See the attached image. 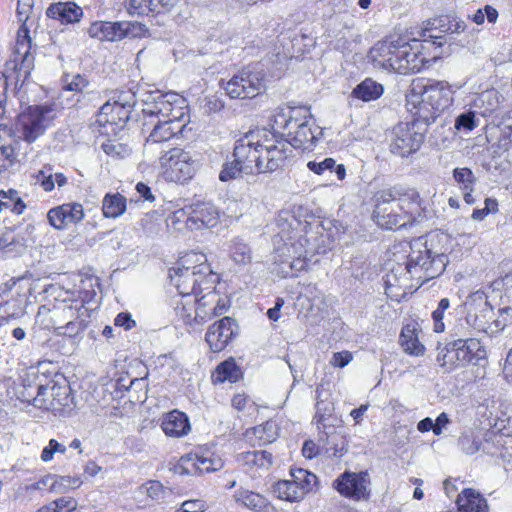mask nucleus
<instances>
[{
    "label": "nucleus",
    "mask_w": 512,
    "mask_h": 512,
    "mask_svg": "<svg viewBox=\"0 0 512 512\" xmlns=\"http://www.w3.org/2000/svg\"><path fill=\"white\" fill-rule=\"evenodd\" d=\"M455 128L458 131H471L476 126V113L474 111H466L461 113L455 120Z\"/></svg>",
    "instance_id": "13d9d810"
},
{
    "label": "nucleus",
    "mask_w": 512,
    "mask_h": 512,
    "mask_svg": "<svg viewBox=\"0 0 512 512\" xmlns=\"http://www.w3.org/2000/svg\"><path fill=\"white\" fill-rule=\"evenodd\" d=\"M335 173L338 181H342L346 176V168L343 164H336L332 158H326L322 161V186L333 185L331 175Z\"/></svg>",
    "instance_id": "79ce46f5"
},
{
    "label": "nucleus",
    "mask_w": 512,
    "mask_h": 512,
    "mask_svg": "<svg viewBox=\"0 0 512 512\" xmlns=\"http://www.w3.org/2000/svg\"><path fill=\"white\" fill-rule=\"evenodd\" d=\"M232 99H252L266 89L265 73L258 65H249L238 71L223 86Z\"/></svg>",
    "instance_id": "6e6552de"
},
{
    "label": "nucleus",
    "mask_w": 512,
    "mask_h": 512,
    "mask_svg": "<svg viewBox=\"0 0 512 512\" xmlns=\"http://www.w3.org/2000/svg\"><path fill=\"white\" fill-rule=\"evenodd\" d=\"M135 104V97L132 93H128L125 95L124 102H116L114 113L112 117L109 118L108 124L118 125L121 122L125 123L130 116L131 108Z\"/></svg>",
    "instance_id": "37998d69"
},
{
    "label": "nucleus",
    "mask_w": 512,
    "mask_h": 512,
    "mask_svg": "<svg viewBox=\"0 0 512 512\" xmlns=\"http://www.w3.org/2000/svg\"><path fill=\"white\" fill-rule=\"evenodd\" d=\"M254 434L262 443H272L278 437L277 425L273 421H267L262 425L256 426Z\"/></svg>",
    "instance_id": "3c124183"
},
{
    "label": "nucleus",
    "mask_w": 512,
    "mask_h": 512,
    "mask_svg": "<svg viewBox=\"0 0 512 512\" xmlns=\"http://www.w3.org/2000/svg\"><path fill=\"white\" fill-rule=\"evenodd\" d=\"M413 105L414 116L426 124L435 119L453 103V91L448 82L420 80L413 83L408 100Z\"/></svg>",
    "instance_id": "7ed1b4c3"
},
{
    "label": "nucleus",
    "mask_w": 512,
    "mask_h": 512,
    "mask_svg": "<svg viewBox=\"0 0 512 512\" xmlns=\"http://www.w3.org/2000/svg\"><path fill=\"white\" fill-rule=\"evenodd\" d=\"M51 505H54L53 512H72L77 508V501L71 497H61L53 501Z\"/></svg>",
    "instance_id": "e2e57ef3"
},
{
    "label": "nucleus",
    "mask_w": 512,
    "mask_h": 512,
    "mask_svg": "<svg viewBox=\"0 0 512 512\" xmlns=\"http://www.w3.org/2000/svg\"><path fill=\"white\" fill-rule=\"evenodd\" d=\"M231 256L236 263L245 264L250 261V248L240 240H235L231 246Z\"/></svg>",
    "instance_id": "4d7b16f0"
},
{
    "label": "nucleus",
    "mask_w": 512,
    "mask_h": 512,
    "mask_svg": "<svg viewBox=\"0 0 512 512\" xmlns=\"http://www.w3.org/2000/svg\"><path fill=\"white\" fill-rule=\"evenodd\" d=\"M82 481L79 477L71 476H57L54 475V481L52 483V491L56 493H64L69 489L79 488Z\"/></svg>",
    "instance_id": "603ef678"
},
{
    "label": "nucleus",
    "mask_w": 512,
    "mask_h": 512,
    "mask_svg": "<svg viewBox=\"0 0 512 512\" xmlns=\"http://www.w3.org/2000/svg\"><path fill=\"white\" fill-rule=\"evenodd\" d=\"M220 214L211 203H196L189 207V213L185 221L186 226L193 229L214 228L218 225Z\"/></svg>",
    "instance_id": "4be33fe9"
},
{
    "label": "nucleus",
    "mask_w": 512,
    "mask_h": 512,
    "mask_svg": "<svg viewBox=\"0 0 512 512\" xmlns=\"http://www.w3.org/2000/svg\"><path fill=\"white\" fill-rule=\"evenodd\" d=\"M249 149L243 147L240 138L236 140L233 149V161H228L223 164L222 170L219 173V180L228 182L237 179L241 175H254L249 158Z\"/></svg>",
    "instance_id": "412c9836"
},
{
    "label": "nucleus",
    "mask_w": 512,
    "mask_h": 512,
    "mask_svg": "<svg viewBox=\"0 0 512 512\" xmlns=\"http://www.w3.org/2000/svg\"><path fill=\"white\" fill-rule=\"evenodd\" d=\"M241 461L250 467L268 469L273 463V456L266 450H254L242 453Z\"/></svg>",
    "instance_id": "a19ab883"
},
{
    "label": "nucleus",
    "mask_w": 512,
    "mask_h": 512,
    "mask_svg": "<svg viewBox=\"0 0 512 512\" xmlns=\"http://www.w3.org/2000/svg\"><path fill=\"white\" fill-rule=\"evenodd\" d=\"M450 308V301L448 298H442L437 308L432 313V319L434 322V331L437 333H441L445 330L444 317L445 313Z\"/></svg>",
    "instance_id": "864d4df0"
},
{
    "label": "nucleus",
    "mask_w": 512,
    "mask_h": 512,
    "mask_svg": "<svg viewBox=\"0 0 512 512\" xmlns=\"http://www.w3.org/2000/svg\"><path fill=\"white\" fill-rule=\"evenodd\" d=\"M223 466L224 461L220 455L210 450H204L186 458L182 457L179 468L182 469L181 473L195 474L219 471Z\"/></svg>",
    "instance_id": "aec40b11"
},
{
    "label": "nucleus",
    "mask_w": 512,
    "mask_h": 512,
    "mask_svg": "<svg viewBox=\"0 0 512 512\" xmlns=\"http://www.w3.org/2000/svg\"><path fill=\"white\" fill-rule=\"evenodd\" d=\"M458 445L465 454L473 455L479 451L481 441L472 432L463 433L458 440Z\"/></svg>",
    "instance_id": "5fc2aeb1"
},
{
    "label": "nucleus",
    "mask_w": 512,
    "mask_h": 512,
    "mask_svg": "<svg viewBox=\"0 0 512 512\" xmlns=\"http://www.w3.org/2000/svg\"><path fill=\"white\" fill-rule=\"evenodd\" d=\"M404 39L403 37H390L377 42L369 52V58L374 67L401 74L399 65L403 60L400 51H403L401 47Z\"/></svg>",
    "instance_id": "4468645a"
},
{
    "label": "nucleus",
    "mask_w": 512,
    "mask_h": 512,
    "mask_svg": "<svg viewBox=\"0 0 512 512\" xmlns=\"http://www.w3.org/2000/svg\"><path fill=\"white\" fill-rule=\"evenodd\" d=\"M196 297L192 298L191 296L187 298H183L180 303H177L175 308L176 313L179 317L183 319L186 324H193V317L195 311Z\"/></svg>",
    "instance_id": "de8ad7c7"
},
{
    "label": "nucleus",
    "mask_w": 512,
    "mask_h": 512,
    "mask_svg": "<svg viewBox=\"0 0 512 512\" xmlns=\"http://www.w3.org/2000/svg\"><path fill=\"white\" fill-rule=\"evenodd\" d=\"M49 223L56 229H64L77 224L84 218L83 206L80 203H66L52 208L47 213Z\"/></svg>",
    "instance_id": "b1692460"
},
{
    "label": "nucleus",
    "mask_w": 512,
    "mask_h": 512,
    "mask_svg": "<svg viewBox=\"0 0 512 512\" xmlns=\"http://www.w3.org/2000/svg\"><path fill=\"white\" fill-rule=\"evenodd\" d=\"M242 376L241 369L237 366L233 358H229L221 362L212 374L214 383H223L229 381L231 383L237 382Z\"/></svg>",
    "instance_id": "c9c22d12"
},
{
    "label": "nucleus",
    "mask_w": 512,
    "mask_h": 512,
    "mask_svg": "<svg viewBox=\"0 0 512 512\" xmlns=\"http://www.w3.org/2000/svg\"><path fill=\"white\" fill-rule=\"evenodd\" d=\"M21 57L14 54V59L6 64V74L0 75V104L6 101V90L8 81H14L16 87H22L26 80L29 78L24 77V73L15 67V64H20Z\"/></svg>",
    "instance_id": "7c9ffc66"
},
{
    "label": "nucleus",
    "mask_w": 512,
    "mask_h": 512,
    "mask_svg": "<svg viewBox=\"0 0 512 512\" xmlns=\"http://www.w3.org/2000/svg\"><path fill=\"white\" fill-rule=\"evenodd\" d=\"M337 491L349 498L360 499L364 497L366 487L364 479L355 473H345L334 482Z\"/></svg>",
    "instance_id": "c756f323"
},
{
    "label": "nucleus",
    "mask_w": 512,
    "mask_h": 512,
    "mask_svg": "<svg viewBox=\"0 0 512 512\" xmlns=\"http://www.w3.org/2000/svg\"><path fill=\"white\" fill-rule=\"evenodd\" d=\"M468 313L465 318L459 319L453 327L455 336H467L469 328L478 332L488 333L492 324L495 328L503 329L507 325V318L503 320L493 319L494 310L484 293L476 292L470 296L468 302Z\"/></svg>",
    "instance_id": "39448f33"
},
{
    "label": "nucleus",
    "mask_w": 512,
    "mask_h": 512,
    "mask_svg": "<svg viewBox=\"0 0 512 512\" xmlns=\"http://www.w3.org/2000/svg\"><path fill=\"white\" fill-rule=\"evenodd\" d=\"M163 175L167 181L184 183L195 173V160L181 148H173L160 157Z\"/></svg>",
    "instance_id": "f8f14e48"
},
{
    "label": "nucleus",
    "mask_w": 512,
    "mask_h": 512,
    "mask_svg": "<svg viewBox=\"0 0 512 512\" xmlns=\"http://www.w3.org/2000/svg\"><path fill=\"white\" fill-rule=\"evenodd\" d=\"M212 290L213 289L209 290V292L200 299L196 297L193 323L201 325L214 316L212 314L211 303L215 301L216 293Z\"/></svg>",
    "instance_id": "ea45409f"
},
{
    "label": "nucleus",
    "mask_w": 512,
    "mask_h": 512,
    "mask_svg": "<svg viewBox=\"0 0 512 512\" xmlns=\"http://www.w3.org/2000/svg\"><path fill=\"white\" fill-rule=\"evenodd\" d=\"M485 349L479 340L475 338H459L452 344V348H447V352L441 356L438 354L437 361L442 366L447 364L465 365L471 362H478L485 356Z\"/></svg>",
    "instance_id": "2eb2a0df"
},
{
    "label": "nucleus",
    "mask_w": 512,
    "mask_h": 512,
    "mask_svg": "<svg viewBox=\"0 0 512 512\" xmlns=\"http://www.w3.org/2000/svg\"><path fill=\"white\" fill-rule=\"evenodd\" d=\"M399 343L403 350L410 355L421 356L424 354L425 347L419 341L415 325L408 324L402 328Z\"/></svg>",
    "instance_id": "473e14b6"
},
{
    "label": "nucleus",
    "mask_w": 512,
    "mask_h": 512,
    "mask_svg": "<svg viewBox=\"0 0 512 512\" xmlns=\"http://www.w3.org/2000/svg\"><path fill=\"white\" fill-rule=\"evenodd\" d=\"M23 238L16 237L11 231L0 234V257L16 256L25 250Z\"/></svg>",
    "instance_id": "4c0bfd02"
},
{
    "label": "nucleus",
    "mask_w": 512,
    "mask_h": 512,
    "mask_svg": "<svg viewBox=\"0 0 512 512\" xmlns=\"http://www.w3.org/2000/svg\"><path fill=\"white\" fill-rule=\"evenodd\" d=\"M36 408L48 410L55 415H69L75 408L69 382L63 376H56L46 384H39Z\"/></svg>",
    "instance_id": "0eeeda50"
},
{
    "label": "nucleus",
    "mask_w": 512,
    "mask_h": 512,
    "mask_svg": "<svg viewBox=\"0 0 512 512\" xmlns=\"http://www.w3.org/2000/svg\"><path fill=\"white\" fill-rule=\"evenodd\" d=\"M384 92L383 86L371 78H366L352 91V95L364 102L377 100Z\"/></svg>",
    "instance_id": "e433bc0d"
},
{
    "label": "nucleus",
    "mask_w": 512,
    "mask_h": 512,
    "mask_svg": "<svg viewBox=\"0 0 512 512\" xmlns=\"http://www.w3.org/2000/svg\"><path fill=\"white\" fill-rule=\"evenodd\" d=\"M460 512H488L486 499L473 489H464L457 497Z\"/></svg>",
    "instance_id": "2f4dec72"
},
{
    "label": "nucleus",
    "mask_w": 512,
    "mask_h": 512,
    "mask_svg": "<svg viewBox=\"0 0 512 512\" xmlns=\"http://www.w3.org/2000/svg\"><path fill=\"white\" fill-rule=\"evenodd\" d=\"M48 112L46 107L30 106L18 116L16 129L24 141L32 143L45 132Z\"/></svg>",
    "instance_id": "f3484780"
},
{
    "label": "nucleus",
    "mask_w": 512,
    "mask_h": 512,
    "mask_svg": "<svg viewBox=\"0 0 512 512\" xmlns=\"http://www.w3.org/2000/svg\"><path fill=\"white\" fill-rule=\"evenodd\" d=\"M322 229L324 230L322 232V246L331 250L334 243L340 239L343 227L338 221L328 219L325 222L322 221Z\"/></svg>",
    "instance_id": "c03bdc74"
},
{
    "label": "nucleus",
    "mask_w": 512,
    "mask_h": 512,
    "mask_svg": "<svg viewBox=\"0 0 512 512\" xmlns=\"http://www.w3.org/2000/svg\"><path fill=\"white\" fill-rule=\"evenodd\" d=\"M448 257L441 254H433L422 239L411 243V251L404 265L410 277L422 285L430 279L440 276L446 268Z\"/></svg>",
    "instance_id": "20e7f679"
},
{
    "label": "nucleus",
    "mask_w": 512,
    "mask_h": 512,
    "mask_svg": "<svg viewBox=\"0 0 512 512\" xmlns=\"http://www.w3.org/2000/svg\"><path fill=\"white\" fill-rule=\"evenodd\" d=\"M316 120L307 109L305 117L301 121H297V126L293 130V134L288 136L285 142L294 148L302 149L303 151H312L316 146L318 140L317 135L312 131V125Z\"/></svg>",
    "instance_id": "5701e85b"
},
{
    "label": "nucleus",
    "mask_w": 512,
    "mask_h": 512,
    "mask_svg": "<svg viewBox=\"0 0 512 512\" xmlns=\"http://www.w3.org/2000/svg\"><path fill=\"white\" fill-rule=\"evenodd\" d=\"M291 480H281L274 484V495L285 501L297 502L312 490L317 484L318 477L303 468L290 470Z\"/></svg>",
    "instance_id": "1a4fd4ad"
},
{
    "label": "nucleus",
    "mask_w": 512,
    "mask_h": 512,
    "mask_svg": "<svg viewBox=\"0 0 512 512\" xmlns=\"http://www.w3.org/2000/svg\"><path fill=\"white\" fill-rule=\"evenodd\" d=\"M89 318L90 316H82L81 318H76L73 321L65 323L55 329L56 334L75 337L85 329Z\"/></svg>",
    "instance_id": "49530a36"
},
{
    "label": "nucleus",
    "mask_w": 512,
    "mask_h": 512,
    "mask_svg": "<svg viewBox=\"0 0 512 512\" xmlns=\"http://www.w3.org/2000/svg\"><path fill=\"white\" fill-rule=\"evenodd\" d=\"M127 10L131 15H147L152 11L150 0H130Z\"/></svg>",
    "instance_id": "052dcab7"
},
{
    "label": "nucleus",
    "mask_w": 512,
    "mask_h": 512,
    "mask_svg": "<svg viewBox=\"0 0 512 512\" xmlns=\"http://www.w3.org/2000/svg\"><path fill=\"white\" fill-rule=\"evenodd\" d=\"M89 82L84 76L77 74L74 75L71 79V81H68V79L65 80V89L68 91L73 92H82L87 86Z\"/></svg>",
    "instance_id": "0e129e2a"
},
{
    "label": "nucleus",
    "mask_w": 512,
    "mask_h": 512,
    "mask_svg": "<svg viewBox=\"0 0 512 512\" xmlns=\"http://www.w3.org/2000/svg\"><path fill=\"white\" fill-rule=\"evenodd\" d=\"M204 502L201 500H188L182 503L181 512H203Z\"/></svg>",
    "instance_id": "774afa93"
},
{
    "label": "nucleus",
    "mask_w": 512,
    "mask_h": 512,
    "mask_svg": "<svg viewBox=\"0 0 512 512\" xmlns=\"http://www.w3.org/2000/svg\"><path fill=\"white\" fill-rule=\"evenodd\" d=\"M453 178L461 190H474L476 177L471 169L457 167L453 170Z\"/></svg>",
    "instance_id": "a18cd8bd"
},
{
    "label": "nucleus",
    "mask_w": 512,
    "mask_h": 512,
    "mask_svg": "<svg viewBox=\"0 0 512 512\" xmlns=\"http://www.w3.org/2000/svg\"><path fill=\"white\" fill-rule=\"evenodd\" d=\"M103 215L107 218H117L126 211V198L120 193H108L102 202Z\"/></svg>",
    "instance_id": "58836bf2"
},
{
    "label": "nucleus",
    "mask_w": 512,
    "mask_h": 512,
    "mask_svg": "<svg viewBox=\"0 0 512 512\" xmlns=\"http://www.w3.org/2000/svg\"><path fill=\"white\" fill-rule=\"evenodd\" d=\"M135 25L131 22H106L100 21L91 24L88 33L93 38L107 41H118L122 38L132 35L130 29Z\"/></svg>",
    "instance_id": "393cba45"
},
{
    "label": "nucleus",
    "mask_w": 512,
    "mask_h": 512,
    "mask_svg": "<svg viewBox=\"0 0 512 512\" xmlns=\"http://www.w3.org/2000/svg\"><path fill=\"white\" fill-rule=\"evenodd\" d=\"M66 446L62 443H59L55 439H51L48 442V445L45 446L41 453V460L44 462H49L53 459L55 453L65 454Z\"/></svg>",
    "instance_id": "bf43d9fd"
},
{
    "label": "nucleus",
    "mask_w": 512,
    "mask_h": 512,
    "mask_svg": "<svg viewBox=\"0 0 512 512\" xmlns=\"http://www.w3.org/2000/svg\"><path fill=\"white\" fill-rule=\"evenodd\" d=\"M410 280H414V278L410 277V273H408L404 264L397 263L393 265L385 276L387 295H391L394 288H407Z\"/></svg>",
    "instance_id": "72a5a7b5"
},
{
    "label": "nucleus",
    "mask_w": 512,
    "mask_h": 512,
    "mask_svg": "<svg viewBox=\"0 0 512 512\" xmlns=\"http://www.w3.org/2000/svg\"><path fill=\"white\" fill-rule=\"evenodd\" d=\"M347 451V444L343 436L333 435L327 439L325 454L328 457H342Z\"/></svg>",
    "instance_id": "09e8293b"
},
{
    "label": "nucleus",
    "mask_w": 512,
    "mask_h": 512,
    "mask_svg": "<svg viewBox=\"0 0 512 512\" xmlns=\"http://www.w3.org/2000/svg\"><path fill=\"white\" fill-rule=\"evenodd\" d=\"M234 498L236 502L254 512L266 510L269 504L268 500L263 495L247 489L237 490L234 494Z\"/></svg>",
    "instance_id": "f704fd0d"
},
{
    "label": "nucleus",
    "mask_w": 512,
    "mask_h": 512,
    "mask_svg": "<svg viewBox=\"0 0 512 512\" xmlns=\"http://www.w3.org/2000/svg\"><path fill=\"white\" fill-rule=\"evenodd\" d=\"M173 138V131L170 129L169 123L165 120L159 119L158 124L155 125L154 129L147 138L148 143H160L168 141Z\"/></svg>",
    "instance_id": "8fccbe9b"
},
{
    "label": "nucleus",
    "mask_w": 512,
    "mask_h": 512,
    "mask_svg": "<svg viewBox=\"0 0 512 512\" xmlns=\"http://www.w3.org/2000/svg\"><path fill=\"white\" fill-rule=\"evenodd\" d=\"M307 113L306 108H291L281 109L273 116L272 128L276 132H281L285 136H291L297 121H301Z\"/></svg>",
    "instance_id": "bb28decb"
},
{
    "label": "nucleus",
    "mask_w": 512,
    "mask_h": 512,
    "mask_svg": "<svg viewBox=\"0 0 512 512\" xmlns=\"http://www.w3.org/2000/svg\"><path fill=\"white\" fill-rule=\"evenodd\" d=\"M429 32L428 29H425L421 36L424 37L422 41L418 39H412L411 41H407L404 39V43L402 44L403 51H400L402 54L400 56L403 62L400 63L401 74L415 73L419 72L425 64L428 62L425 55L422 53V49L425 48L424 43L427 45L435 44L437 46H442L443 42L441 41L442 37L434 34H427Z\"/></svg>",
    "instance_id": "ddd939ff"
},
{
    "label": "nucleus",
    "mask_w": 512,
    "mask_h": 512,
    "mask_svg": "<svg viewBox=\"0 0 512 512\" xmlns=\"http://www.w3.org/2000/svg\"><path fill=\"white\" fill-rule=\"evenodd\" d=\"M162 430L169 437L179 438L190 431V423L185 413L173 410L167 413L161 423Z\"/></svg>",
    "instance_id": "cd10ccee"
},
{
    "label": "nucleus",
    "mask_w": 512,
    "mask_h": 512,
    "mask_svg": "<svg viewBox=\"0 0 512 512\" xmlns=\"http://www.w3.org/2000/svg\"><path fill=\"white\" fill-rule=\"evenodd\" d=\"M238 334V325L231 317H223L209 326L205 340L213 352H220Z\"/></svg>",
    "instance_id": "6ab92c4d"
},
{
    "label": "nucleus",
    "mask_w": 512,
    "mask_h": 512,
    "mask_svg": "<svg viewBox=\"0 0 512 512\" xmlns=\"http://www.w3.org/2000/svg\"><path fill=\"white\" fill-rule=\"evenodd\" d=\"M46 15L49 18L59 20L63 24H69L78 22L83 15V11L74 2H58L47 8Z\"/></svg>",
    "instance_id": "c85d7f7f"
},
{
    "label": "nucleus",
    "mask_w": 512,
    "mask_h": 512,
    "mask_svg": "<svg viewBox=\"0 0 512 512\" xmlns=\"http://www.w3.org/2000/svg\"><path fill=\"white\" fill-rule=\"evenodd\" d=\"M141 493L146 494L149 498L155 501L164 499L166 490L163 485L156 480L146 482L140 487Z\"/></svg>",
    "instance_id": "6e6d98bb"
},
{
    "label": "nucleus",
    "mask_w": 512,
    "mask_h": 512,
    "mask_svg": "<svg viewBox=\"0 0 512 512\" xmlns=\"http://www.w3.org/2000/svg\"><path fill=\"white\" fill-rule=\"evenodd\" d=\"M172 269H176V271H187V272H195L199 274V277H206L217 279V276L212 272L209 264L207 263V257L205 254L200 252H188L176 263V266Z\"/></svg>",
    "instance_id": "a878e982"
},
{
    "label": "nucleus",
    "mask_w": 512,
    "mask_h": 512,
    "mask_svg": "<svg viewBox=\"0 0 512 512\" xmlns=\"http://www.w3.org/2000/svg\"><path fill=\"white\" fill-rule=\"evenodd\" d=\"M172 284L176 287L183 298L198 296L203 290L214 289L213 285L217 279L199 277L195 272L169 270Z\"/></svg>",
    "instance_id": "a211bd4d"
},
{
    "label": "nucleus",
    "mask_w": 512,
    "mask_h": 512,
    "mask_svg": "<svg viewBox=\"0 0 512 512\" xmlns=\"http://www.w3.org/2000/svg\"><path fill=\"white\" fill-rule=\"evenodd\" d=\"M33 8V0H18L17 15L21 26L17 32V39L14 48V54L21 57L20 64H15V67L24 73V77L30 76L34 67V56L31 53V38L29 36V29L26 22L29 18V13Z\"/></svg>",
    "instance_id": "9d476101"
},
{
    "label": "nucleus",
    "mask_w": 512,
    "mask_h": 512,
    "mask_svg": "<svg viewBox=\"0 0 512 512\" xmlns=\"http://www.w3.org/2000/svg\"><path fill=\"white\" fill-rule=\"evenodd\" d=\"M423 140L424 135L416 130L414 122H401L392 130L390 151L394 155L407 157L419 150Z\"/></svg>",
    "instance_id": "dca6fc26"
},
{
    "label": "nucleus",
    "mask_w": 512,
    "mask_h": 512,
    "mask_svg": "<svg viewBox=\"0 0 512 512\" xmlns=\"http://www.w3.org/2000/svg\"><path fill=\"white\" fill-rule=\"evenodd\" d=\"M38 386H39V384H36V385L29 384L27 386L24 385L23 389L21 391H19L18 398L22 402L32 404L34 407H36V397L38 398Z\"/></svg>",
    "instance_id": "680f3d73"
},
{
    "label": "nucleus",
    "mask_w": 512,
    "mask_h": 512,
    "mask_svg": "<svg viewBox=\"0 0 512 512\" xmlns=\"http://www.w3.org/2000/svg\"><path fill=\"white\" fill-rule=\"evenodd\" d=\"M372 219L382 229L397 230L412 225L419 214L420 197L413 189L394 186L374 194Z\"/></svg>",
    "instance_id": "f257e3e1"
},
{
    "label": "nucleus",
    "mask_w": 512,
    "mask_h": 512,
    "mask_svg": "<svg viewBox=\"0 0 512 512\" xmlns=\"http://www.w3.org/2000/svg\"><path fill=\"white\" fill-rule=\"evenodd\" d=\"M114 108H115V104L110 98L106 103H104L101 106L99 114H98L97 122L100 125L108 124L109 118L112 117V115L114 113Z\"/></svg>",
    "instance_id": "69168bd1"
},
{
    "label": "nucleus",
    "mask_w": 512,
    "mask_h": 512,
    "mask_svg": "<svg viewBox=\"0 0 512 512\" xmlns=\"http://www.w3.org/2000/svg\"><path fill=\"white\" fill-rule=\"evenodd\" d=\"M243 147L249 149V158L254 175L271 173L281 168L290 152L287 143L278 139L276 133L265 128L256 129L240 137Z\"/></svg>",
    "instance_id": "f03ea898"
},
{
    "label": "nucleus",
    "mask_w": 512,
    "mask_h": 512,
    "mask_svg": "<svg viewBox=\"0 0 512 512\" xmlns=\"http://www.w3.org/2000/svg\"><path fill=\"white\" fill-rule=\"evenodd\" d=\"M143 112L150 116H157L161 120L185 118L187 106L185 99L174 92L162 93L155 91L144 100Z\"/></svg>",
    "instance_id": "9b49d317"
},
{
    "label": "nucleus",
    "mask_w": 512,
    "mask_h": 512,
    "mask_svg": "<svg viewBox=\"0 0 512 512\" xmlns=\"http://www.w3.org/2000/svg\"><path fill=\"white\" fill-rule=\"evenodd\" d=\"M55 293L56 302L53 307L40 306L37 314L38 318L49 316L50 325L56 329L76 318L90 316L92 308L87 306L88 302L80 296L79 291L57 288Z\"/></svg>",
    "instance_id": "423d86ee"
},
{
    "label": "nucleus",
    "mask_w": 512,
    "mask_h": 512,
    "mask_svg": "<svg viewBox=\"0 0 512 512\" xmlns=\"http://www.w3.org/2000/svg\"><path fill=\"white\" fill-rule=\"evenodd\" d=\"M352 354L349 351L336 352L333 354L330 364L334 367L343 368L352 360Z\"/></svg>",
    "instance_id": "338daca9"
}]
</instances>
